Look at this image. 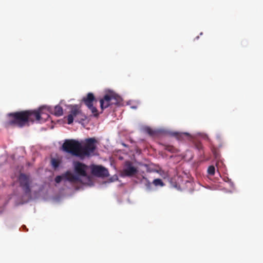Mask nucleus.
Segmentation results:
<instances>
[{"label":"nucleus","instance_id":"obj_1","mask_svg":"<svg viewBox=\"0 0 263 263\" xmlns=\"http://www.w3.org/2000/svg\"><path fill=\"white\" fill-rule=\"evenodd\" d=\"M7 120L4 122V126L6 128L10 127L22 128L25 126L29 125V124H27L26 110L9 113L7 115Z\"/></svg>","mask_w":263,"mask_h":263},{"label":"nucleus","instance_id":"obj_2","mask_svg":"<svg viewBox=\"0 0 263 263\" xmlns=\"http://www.w3.org/2000/svg\"><path fill=\"white\" fill-rule=\"evenodd\" d=\"M81 143L75 139H66L64 141L62 149L63 152L80 158Z\"/></svg>","mask_w":263,"mask_h":263},{"label":"nucleus","instance_id":"obj_3","mask_svg":"<svg viewBox=\"0 0 263 263\" xmlns=\"http://www.w3.org/2000/svg\"><path fill=\"white\" fill-rule=\"evenodd\" d=\"M97 140L95 138H89L85 140L83 145H81L80 158L94 155L97 148Z\"/></svg>","mask_w":263,"mask_h":263},{"label":"nucleus","instance_id":"obj_4","mask_svg":"<svg viewBox=\"0 0 263 263\" xmlns=\"http://www.w3.org/2000/svg\"><path fill=\"white\" fill-rule=\"evenodd\" d=\"M44 106L40 107L37 110H27V124L33 123L35 121L40 122L42 119V116L44 114Z\"/></svg>","mask_w":263,"mask_h":263},{"label":"nucleus","instance_id":"obj_5","mask_svg":"<svg viewBox=\"0 0 263 263\" xmlns=\"http://www.w3.org/2000/svg\"><path fill=\"white\" fill-rule=\"evenodd\" d=\"M18 181L20 186L24 192L28 195L31 193L30 184L32 182L30 177L23 173H21L18 177Z\"/></svg>","mask_w":263,"mask_h":263},{"label":"nucleus","instance_id":"obj_6","mask_svg":"<svg viewBox=\"0 0 263 263\" xmlns=\"http://www.w3.org/2000/svg\"><path fill=\"white\" fill-rule=\"evenodd\" d=\"M80 116L81 119L84 120L86 117L84 116L78 105L71 106L70 114L67 116V123L71 124L73 122L74 118Z\"/></svg>","mask_w":263,"mask_h":263},{"label":"nucleus","instance_id":"obj_7","mask_svg":"<svg viewBox=\"0 0 263 263\" xmlns=\"http://www.w3.org/2000/svg\"><path fill=\"white\" fill-rule=\"evenodd\" d=\"M100 107L103 110L112 104L117 103V97L112 94H106L100 99Z\"/></svg>","mask_w":263,"mask_h":263},{"label":"nucleus","instance_id":"obj_8","mask_svg":"<svg viewBox=\"0 0 263 263\" xmlns=\"http://www.w3.org/2000/svg\"><path fill=\"white\" fill-rule=\"evenodd\" d=\"M148 168L146 164L139 163L134 165H133V181L135 180L134 179L143 175L144 172Z\"/></svg>","mask_w":263,"mask_h":263},{"label":"nucleus","instance_id":"obj_9","mask_svg":"<svg viewBox=\"0 0 263 263\" xmlns=\"http://www.w3.org/2000/svg\"><path fill=\"white\" fill-rule=\"evenodd\" d=\"M91 173L97 177H108L109 173L105 167L101 165H92L91 167Z\"/></svg>","mask_w":263,"mask_h":263},{"label":"nucleus","instance_id":"obj_10","mask_svg":"<svg viewBox=\"0 0 263 263\" xmlns=\"http://www.w3.org/2000/svg\"><path fill=\"white\" fill-rule=\"evenodd\" d=\"M87 168L88 166L86 164L80 162H76L74 163V171L80 176L86 177Z\"/></svg>","mask_w":263,"mask_h":263},{"label":"nucleus","instance_id":"obj_11","mask_svg":"<svg viewBox=\"0 0 263 263\" xmlns=\"http://www.w3.org/2000/svg\"><path fill=\"white\" fill-rule=\"evenodd\" d=\"M136 183H143L147 191H151L152 190V183H151L143 175L141 177H139L138 180H134Z\"/></svg>","mask_w":263,"mask_h":263},{"label":"nucleus","instance_id":"obj_12","mask_svg":"<svg viewBox=\"0 0 263 263\" xmlns=\"http://www.w3.org/2000/svg\"><path fill=\"white\" fill-rule=\"evenodd\" d=\"M44 109L53 114L57 117L61 116L63 114V110L61 106L57 105L54 107L53 110L49 107L44 106Z\"/></svg>","mask_w":263,"mask_h":263},{"label":"nucleus","instance_id":"obj_13","mask_svg":"<svg viewBox=\"0 0 263 263\" xmlns=\"http://www.w3.org/2000/svg\"><path fill=\"white\" fill-rule=\"evenodd\" d=\"M82 101L87 107H91L93 105V102L95 101V98L92 93L89 92L86 97L83 98Z\"/></svg>","mask_w":263,"mask_h":263},{"label":"nucleus","instance_id":"obj_14","mask_svg":"<svg viewBox=\"0 0 263 263\" xmlns=\"http://www.w3.org/2000/svg\"><path fill=\"white\" fill-rule=\"evenodd\" d=\"M63 176L64 177V179L71 182H76L79 180V177L74 175L70 171H67L63 174Z\"/></svg>","mask_w":263,"mask_h":263},{"label":"nucleus","instance_id":"obj_15","mask_svg":"<svg viewBox=\"0 0 263 263\" xmlns=\"http://www.w3.org/2000/svg\"><path fill=\"white\" fill-rule=\"evenodd\" d=\"M123 173L125 175L132 176V162L130 161H127L125 162Z\"/></svg>","mask_w":263,"mask_h":263},{"label":"nucleus","instance_id":"obj_16","mask_svg":"<svg viewBox=\"0 0 263 263\" xmlns=\"http://www.w3.org/2000/svg\"><path fill=\"white\" fill-rule=\"evenodd\" d=\"M173 135L179 140H183L184 137H190V135L187 133H175Z\"/></svg>","mask_w":263,"mask_h":263},{"label":"nucleus","instance_id":"obj_17","mask_svg":"<svg viewBox=\"0 0 263 263\" xmlns=\"http://www.w3.org/2000/svg\"><path fill=\"white\" fill-rule=\"evenodd\" d=\"M157 172L163 178L166 179L169 178L168 172L165 171L162 169H159L157 171Z\"/></svg>","mask_w":263,"mask_h":263},{"label":"nucleus","instance_id":"obj_18","mask_svg":"<svg viewBox=\"0 0 263 263\" xmlns=\"http://www.w3.org/2000/svg\"><path fill=\"white\" fill-rule=\"evenodd\" d=\"M152 184L155 186H164V183L163 182L161 179H155L153 180Z\"/></svg>","mask_w":263,"mask_h":263},{"label":"nucleus","instance_id":"obj_19","mask_svg":"<svg viewBox=\"0 0 263 263\" xmlns=\"http://www.w3.org/2000/svg\"><path fill=\"white\" fill-rule=\"evenodd\" d=\"M88 108L91 110V112L93 114L94 116H98V111L96 107H94L92 105L91 106V107H88Z\"/></svg>","mask_w":263,"mask_h":263},{"label":"nucleus","instance_id":"obj_20","mask_svg":"<svg viewBox=\"0 0 263 263\" xmlns=\"http://www.w3.org/2000/svg\"><path fill=\"white\" fill-rule=\"evenodd\" d=\"M145 131L146 133L151 136H154L156 134V132L149 127L145 128Z\"/></svg>","mask_w":263,"mask_h":263},{"label":"nucleus","instance_id":"obj_21","mask_svg":"<svg viewBox=\"0 0 263 263\" xmlns=\"http://www.w3.org/2000/svg\"><path fill=\"white\" fill-rule=\"evenodd\" d=\"M215 167L213 165H211L208 167V173L210 175H214L215 174Z\"/></svg>","mask_w":263,"mask_h":263},{"label":"nucleus","instance_id":"obj_22","mask_svg":"<svg viewBox=\"0 0 263 263\" xmlns=\"http://www.w3.org/2000/svg\"><path fill=\"white\" fill-rule=\"evenodd\" d=\"M51 164H52V165L54 168H57L59 166L60 163L58 160H57L55 159H52L51 160Z\"/></svg>","mask_w":263,"mask_h":263},{"label":"nucleus","instance_id":"obj_23","mask_svg":"<svg viewBox=\"0 0 263 263\" xmlns=\"http://www.w3.org/2000/svg\"><path fill=\"white\" fill-rule=\"evenodd\" d=\"M64 178V177L63 176V174L61 176H57L55 178V181L56 183H59Z\"/></svg>","mask_w":263,"mask_h":263},{"label":"nucleus","instance_id":"obj_24","mask_svg":"<svg viewBox=\"0 0 263 263\" xmlns=\"http://www.w3.org/2000/svg\"><path fill=\"white\" fill-rule=\"evenodd\" d=\"M212 153H213V155H214V156L215 159H218L219 158L220 155H219V153L217 152V151L216 149H213L212 150Z\"/></svg>","mask_w":263,"mask_h":263},{"label":"nucleus","instance_id":"obj_25","mask_svg":"<svg viewBox=\"0 0 263 263\" xmlns=\"http://www.w3.org/2000/svg\"><path fill=\"white\" fill-rule=\"evenodd\" d=\"M195 146H196V148L198 149V150L202 149V147H203L202 145L200 142L196 143Z\"/></svg>","mask_w":263,"mask_h":263},{"label":"nucleus","instance_id":"obj_26","mask_svg":"<svg viewBox=\"0 0 263 263\" xmlns=\"http://www.w3.org/2000/svg\"><path fill=\"white\" fill-rule=\"evenodd\" d=\"M173 147L172 146H167L166 148V149L168 151H170V152H172V149H173Z\"/></svg>","mask_w":263,"mask_h":263},{"label":"nucleus","instance_id":"obj_27","mask_svg":"<svg viewBox=\"0 0 263 263\" xmlns=\"http://www.w3.org/2000/svg\"><path fill=\"white\" fill-rule=\"evenodd\" d=\"M132 108H133V109H135V108H137V107L133 105Z\"/></svg>","mask_w":263,"mask_h":263},{"label":"nucleus","instance_id":"obj_28","mask_svg":"<svg viewBox=\"0 0 263 263\" xmlns=\"http://www.w3.org/2000/svg\"><path fill=\"white\" fill-rule=\"evenodd\" d=\"M174 187H177V184L174 185Z\"/></svg>","mask_w":263,"mask_h":263}]
</instances>
